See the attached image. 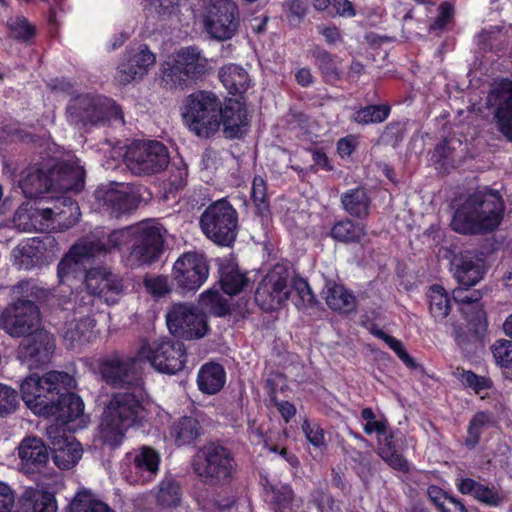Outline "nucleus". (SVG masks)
<instances>
[{"label": "nucleus", "mask_w": 512, "mask_h": 512, "mask_svg": "<svg viewBox=\"0 0 512 512\" xmlns=\"http://www.w3.org/2000/svg\"><path fill=\"white\" fill-rule=\"evenodd\" d=\"M452 298L458 305V310L464 317V320H487L481 296L478 292L468 295L464 294L462 288L454 289Z\"/></svg>", "instance_id": "nucleus-39"}, {"label": "nucleus", "mask_w": 512, "mask_h": 512, "mask_svg": "<svg viewBox=\"0 0 512 512\" xmlns=\"http://www.w3.org/2000/svg\"><path fill=\"white\" fill-rule=\"evenodd\" d=\"M55 351V339L45 329L36 330L31 338L22 340L17 350V357L29 369L41 368L50 363Z\"/></svg>", "instance_id": "nucleus-19"}, {"label": "nucleus", "mask_w": 512, "mask_h": 512, "mask_svg": "<svg viewBox=\"0 0 512 512\" xmlns=\"http://www.w3.org/2000/svg\"><path fill=\"white\" fill-rule=\"evenodd\" d=\"M67 121L74 126H104L124 121L121 107L111 98L90 93L78 94L66 106Z\"/></svg>", "instance_id": "nucleus-6"}, {"label": "nucleus", "mask_w": 512, "mask_h": 512, "mask_svg": "<svg viewBox=\"0 0 512 512\" xmlns=\"http://www.w3.org/2000/svg\"><path fill=\"white\" fill-rule=\"evenodd\" d=\"M181 487L177 480L166 477L158 485L156 502L161 508L177 507L181 502Z\"/></svg>", "instance_id": "nucleus-48"}, {"label": "nucleus", "mask_w": 512, "mask_h": 512, "mask_svg": "<svg viewBox=\"0 0 512 512\" xmlns=\"http://www.w3.org/2000/svg\"><path fill=\"white\" fill-rule=\"evenodd\" d=\"M495 423L491 413L477 412L469 422L465 445L468 448H474L480 441L483 430L493 426Z\"/></svg>", "instance_id": "nucleus-52"}, {"label": "nucleus", "mask_w": 512, "mask_h": 512, "mask_svg": "<svg viewBox=\"0 0 512 512\" xmlns=\"http://www.w3.org/2000/svg\"><path fill=\"white\" fill-rule=\"evenodd\" d=\"M456 487L460 493L470 495L482 503L496 506L501 502V497L493 487H489L472 478H457Z\"/></svg>", "instance_id": "nucleus-37"}, {"label": "nucleus", "mask_w": 512, "mask_h": 512, "mask_svg": "<svg viewBox=\"0 0 512 512\" xmlns=\"http://www.w3.org/2000/svg\"><path fill=\"white\" fill-rule=\"evenodd\" d=\"M61 334L67 348H76L93 341L98 331L95 322H64Z\"/></svg>", "instance_id": "nucleus-34"}, {"label": "nucleus", "mask_w": 512, "mask_h": 512, "mask_svg": "<svg viewBox=\"0 0 512 512\" xmlns=\"http://www.w3.org/2000/svg\"><path fill=\"white\" fill-rule=\"evenodd\" d=\"M46 435L53 450L54 463L60 469L74 467L82 456L81 444L73 437H68L58 424L47 427Z\"/></svg>", "instance_id": "nucleus-21"}, {"label": "nucleus", "mask_w": 512, "mask_h": 512, "mask_svg": "<svg viewBox=\"0 0 512 512\" xmlns=\"http://www.w3.org/2000/svg\"><path fill=\"white\" fill-rule=\"evenodd\" d=\"M344 210L352 217L365 219L369 215L371 198L363 187L347 190L341 195Z\"/></svg>", "instance_id": "nucleus-38"}, {"label": "nucleus", "mask_w": 512, "mask_h": 512, "mask_svg": "<svg viewBox=\"0 0 512 512\" xmlns=\"http://www.w3.org/2000/svg\"><path fill=\"white\" fill-rule=\"evenodd\" d=\"M106 272L107 270L102 267L88 269L82 282V288L85 287L91 295L99 297Z\"/></svg>", "instance_id": "nucleus-64"}, {"label": "nucleus", "mask_w": 512, "mask_h": 512, "mask_svg": "<svg viewBox=\"0 0 512 512\" xmlns=\"http://www.w3.org/2000/svg\"><path fill=\"white\" fill-rule=\"evenodd\" d=\"M391 111L392 107L388 103L365 105L355 110L350 119L362 126L381 124L389 118Z\"/></svg>", "instance_id": "nucleus-41"}, {"label": "nucleus", "mask_w": 512, "mask_h": 512, "mask_svg": "<svg viewBox=\"0 0 512 512\" xmlns=\"http://www.w3.org/2000/svg\"><path fill=\"white\" fill-rule=\"evenodd\" d=\"M224 368L214 362L204 364L197 376L199 389L206 394H215L220 391L225 384Z\"/></svg>", "instance_id": "nucleus-40"}, {"label": "nucleus", "mask_w": 512, "mask_h": 512, "mask_svg": "<svg viewBox=\"0 0 512 512\" xmlns=\"http://www.w3.org/2000/svg\"><path fill=\"white\" fill-rule=\"evenodd\" d=\"M124 159L127 168L137 176L158 174L170 163L167 146L158 140H134L127 147Z\"/></svg>", "instance_id": "nucleus-10"}, {"label": "nucleus", "mask_w": 512, "mask_h": 512, "mask_svg": "<svg viewBox=\"0 0 512 512\" xmlns=\"http://www.w3.org/2000/svg\"><path fill=\"white\" fill-rule=\"evenodd\" d=\"M289 269L282 264H276L261 279L255 291L254 300L265 312L281 309L289 299L292 288L289 285Z\"/></svg>", "instance_id": "nucleus-14"}, {"label": "nucleus", "mask_w": 512, "mask_h": 512, "mask_svg": "<svg viewBox=\"0 0 512 512\" xmlns=\"http://www.w3.org/2000/svg\"><path fill=\"white\" fill-rule=\"evenodd\" d=\"M501 97L495 111L498 130L512 141V81L503 82Z\"/></svg>", "instance_id": "nucleus-35"}, {"label": "nucleus", "mask_w": 512, "mask_h": 512, "mask_svg": "<svg viewBox=\"0 0 512 512\" xmlns=\"http://www.w3.org/2000/svg\"><path fill=\"white\" fill-rule=\"evenodd\" d=\"M310 54L314 66L325 82L333 83L342 79L341 60L337 55L330 53L319 45L314 46L310 50Z\"/></svg>", "instance_id": "nucleus-28"}, {"label": "nucleus", "mask_w": 512, "mask_h": 512, "mask_svg": "<svg viewBox=\"0 0 512 512\" xmlns=\"http://www.w3.org/2000/svg\"><path fill=\"white\" fill-rule=\"evenodd\" d=\"M138 355L147 360L156 371L169 375L182 371L187 361L184 344L170 339L144 343Z\"/></svg>", "instance_id": "nucleus-15"}, {"label": "nucleus", "mask_w": 512, "mask_h": 512, "mask_svg": "<svg viewBox=\"0 0 512 512\" xmlns=\"http://www.w3.org/2000/svg\"><path fill=\"white\" fill-rule=\"evenodd\" d=\"M248 284V278L236 267L220 269V285L225 294L230 296L240 293Z\"/></svg>", "instance_id": "nucleus-51"}, {"label": "nucleus", "mask_w": 512, "mask_h": 512, "mask_svg": "<svg viewBox=\"0 0 512 512\" xmlns=\"http://www.w3.org/2000/svg\"><path fill=\"white\" fill-rule=\"evenodd\" d=\"M478 42L498 57L512 58V25H490L478 34Z\"/></svg>", "instance_id": "nucleus-25"}, {"label": "nucleus", "mask_w": 512, "mask_h": 512, "mask_svg": "<svg viewBox=\"0 0 512 512\" xmlns=\"http://www.w3.org/2000/svg\"><path fill=\"white\" fill-rule=\"evenodd\" d=\"M29 290L30 281L28 280H21L13 286V294L19 297L5 308L0 320H42L38 305L24 297Z\"/></svg>", "instance_id": "nucleus-23"}, {"label": "nucleus", "mask_w": 512, "mask_h": 512, "mask_svg": "<svg viewBox=\"0 0 512 512\" xmlns=\"http://www.w3.org/2000/svg\"><path fill=\"white\" fill-rule=\"evenodd\" d=\"M170 333L183 340H194L204 337L209 327L207 322H166Z\"/></svg>", "instance_id": "nucleus-50"}, {"label": "nucleus", "mask_w": 512, "mask_h": 512, "mask_svg": "<svg viewBox=\"0 0 512 512\" xmlns=\"http://www.w3.org/2000/svg\"><path fill=\"white\" fill-rule=\"evenodd\" d=\"M160 457L156 450L144 446L134 457V468L139 474V481L148 482L158 472Z\"/></svg>", "instance_id": "nucleus-42"}, {"label": "nucleus", "mask_w": 512, "mask_h": 512, "mask_svg": "<svg viewBox=\"0 0 512 512\" xmlns=\"http://www.w3.org/2000/svg\"><path fill=\"white\" fill-rule=\"evenodd\" d=\"M182 116L191 132L210 138L221 126V101L211 91H195L187 96Z\"/></svg>", "instance_id": "nucleus-7"}, {"label": "nucleus", "mask_w": 512, "mask_h": 512, "mask_svg": "<svg viewBox=\"0 0 512 512\" xmlns=\"http://www.w3.org/2000/svg\"><path fill=\"white\" fill-rule=\"evenodd\" d=\"M199 225L207 239L221 247H231L237 238L238 212L225 198L209 204Z\"/></svg>", "instance_id": "nucleus-9"}, {"label": "nucleus", "mask_w": 512, "mask_h": 512, "mask_svg": "<svg viewBox=\"0 0 512 512\" xmlns=\"http://www.w3.org/2000/svg\"><path fill=\"white\" fill-rule=\"evenodd\" d=\"M457 371L460 381L477 394L492 387V381L487 377L479 376L470 370L457 368Z\"/></svg>", "instance_id": "nucleus-62"}, {"label": "nucleus", "mask_w": 512, "mask_h": 512, "mask_svg": "<svg viewBox=\"0 0 512 512\" xmlns=\"http://www.w3.org/2000/svg\"><path fill=\"white\" fill-rule=\"evenodd\" d=\"M365 234V226L349 218L335 222L329 233L335 241L345 244L359 243Z\"/></svg>", "instance_id": "nucleus-43"}, {"label": "nucleus", "mask_w": 512, "mask_h": 512, "mask_svg": "<svg viewBox=\"0 0 512 512\" xmlns=\"http://www.w3.org/2000/svg\"><path fill=\"white\" fill-rule=\"evenodd\" d=\"M201 433L199 422L192 417H182L171 428V436L177 445H186L195 441Z\"/></svg>", "instance_id": "nucleus-47"}, {"label": "nucleus", "mask_w": 512, "mask_h": 512, "mask_svg": "<svg viewBox=\"0 0 512 512\" xmlns=\"http://www.w3.org/2000/svg\"><path fill=\"white\" fill-rule=\"evenodd\" d=\"M379 442V456L393 469L407 472L409 470L408 462L399 452L394 436L386 435L383 442L380 438Z\"/></svg>", "instance_id": "nucleus-44"}, {"label": "nucleus", "mask_w": 512, "mask_h": 512, "mask_svg": "<svg viewBox=\"0 0 512 512\" xmlns=\"http://www.w3.org/2000/svg\"><path fill=\"white\" fill-rule=\"evenodd\" d=\"M84 184L85 171L67 162L48 170L38 165L30 166L22 171L19 179V187L27 199H38L45 193L57 190L80 192Z\"/></svg>", "instance_id": "nucleus-3"}, {"label": "nucleus", "mask_w": 512, "mask_h": 512, "mask_svg": "<svg viewBox=\"0 0 512 512\" xmlns=\"http://www.w3.org/2000/svg\"><path fill=\"white\" fill-rule=\"evenodd\" d=\"M103 281L99 298L107 303H115L123 291L122 280L117 275L107 271Z\"/></svg>", "instance_id": "nucleus-58"}, {"label": "nucleus", "mask_w": 512, "mask_h": 512, "mask_svg": "<svg viewBox=\"0 0 512 512\" xmlns=\"http://www.w3.org/2000/svg\"><path fill=\"white\" fill-rule=\"evenodd\" d=\"M325 301L331 310L343 315L355 312L358 306L354 293L344 285L337 283L327 286Z\"/></svg>", "instance_id": "nucleus-30"}, {"label": "nucleus", "mask_w": 512, "mask_h": 512, "mask_svg": "<svg viewBox=\"0 0 512 512\" xmlns=\"http://www.w3.org/2000/svg\"><path fill=\"white\" fill-rule=\"evenodd\" d=\"M213 70L212 59L193 44L180 47L160 64V86L168 91H185L204 81Z\"/></svg>", "instance_id": "nucleus-2"}, {"label": "nucleus", "mask_w": 512, "mask_h": 512, "mask_svg": "<svg viewBox=\"0 0 512 512\" xmlns=\"http://www.w3.org/2000/svg\"><path fill=\"white\" fill-rule=\"evenodd\" d=\"M42 242L38 238L29 239L18 247L19 263L25 269L39 265L43 258Z\"/></svg>", "instance_id": "nucleus-53"}, {"label": "nucleus", "mask_w": 512, "mask_h": 512, "mask_svg": "<svg viewBox=\"0 0 512 512\" xmlns=\"http://www.w3.org/2000/svg\"><path fill=\"white\" fill-rule=\"evenodd\" d=\"M155 61V54L149 50L146 44L140 45L137 51L128 47L117 67L116 77L119 83L126 85L136 79H141L148 73Z\"/></svg>", "instance_id": "nucleus-22"}, {"label": "nucleus", "mask_w": 512, "mask_h": 512, "mask_svg": "<svg viewBox=\"0 0 512 512\" xmlns=\"http://www.w3.org/2000/svg\"><path fill=\"white\" fill-rule=\"evenodd\" d=\"M251 199L256 209V214L265 216L270 212V200L267 195V183L265 179L256 175L252 181Z\"/></svg>", "instance_id": "nucleus-54"}, {"label": "nucleus", "mask_w": 512, "mask_h": 512, "mask_svg": "<svg viewBox=\"0 0 512 512\" xmlns=\"http://www.w3.org/2000/svg\"><path fill=\"white\" fill-rule=\"evenodd\" d=\"M93 245L86 242L74 244L69 252L60 260L57 266V276L62 285L71 290L82 289V282L88 271L84 260L95 257L92 252Z\"/></svg>", "instance_id": "nucleus-18"}, {"label": "nucleus", "mask_w": 512, "mask_h": 512, "mask_svg": "<svg viewBox=\"0 0 512 512\" xmlns=\"http://www.w3.org/2000/svg\"><path fill=\"white\" fill-rule=\"evenodd\" d=\"M431 161L436 170L440 173H449L454 167L453 149L449 145L447 138L439 141L432 153Z\"/></svg>", "instance_id": "nucleus-55"}, {"label": "nucleus", "mask_w": 512, "mask_h": 512, "mask_svg": "<svg viewBox=\"0 0 512 512\" xmlns=\"http://www.w3.org/2000/svg\"><path fill=\"white\" fill-rule=\"evenodd\" d=\"M504 213L505 203L498 191L491 188L476 190L456 205L450 227L461 235H487L498 229Z\"/></svg>", "instance_id": "nucleus-1"}, {"label": "nucleus", "mask_w": 512, "mask_h": 512, "mask_svg": "<svg viewBox=\"0 0 512 512\" xmlns=\"http://www.w3.org/2000/svg\"><path fill=\"white\" fill-rule=\"evenodd\" d=\"M196 306L198 317H226L230 313V305L227 299H225L216 290L204 291L199 299Z\"/></svg>", "instance_id": "nucleus-33"}, {"label": "nucleus", "mask_w": 512, "mask_h": 512, "mask_svg": "<svg viewBox=\"0 0 512 512\" xmlns=\"http://www.w3.org/2000/svg\"><path fill=\"white\" fill-rule=\"evenodd\" d=\"M487 322H456L453 326L454 339L462 349L483 343L487 336Z\"/></svg>", "instance_id": "nucleus-36"}, {"label": "nucleus", "mask_w": 512, "mask_h": 512, "mask_svg": "<svg viewBox=\"0 0 512 512\" xmlns=\"http://www.w3.org/2000/svg\"><path fill=\"white\" fill-rule=\"evenodd\" d=\"M219 79L229 94L242 96L250 87L248 72L238 64L229 63L219 70Z\"/></svg>", "instance_id": "nucleus-29"}, {"label": "nucleus", "mask_w": 512, "mask_h": 512, "mask_svg": "<svg viewBox=\"0 0 512 512\" xmlns=\"http://www.w3.org/2000/svg\"><path fill=\"white\" fill-rule=\"evenodd\" d=\"M181 0H144V10L159 20H166L180 12Z\"/></svg>", "instance_id": "nucleus-56"}, {"label": "nucleus", "mask_w": 512, "mask_h": 512, "mask_svg": "<svg viewBox=\"0 0 512 512\" xmlns=\"http://www.w3.org/2000/svg\"><path fill=\"white\" fill-rule=\"evenodd\" d=\"M407 120H393L386 124L382 134L385 143L397 147L405 138Z\"/></svg>", "instance_id": "nucleus-60"}, {"label": "nucleus", "mask_w": 512, "mask_h": 512, "mask_svg": "<svg viewBox=\"0 0 512 512\" xmlns=\"http://www.w3.org/2000/svg\"><path fill=\"white\" fill-rule=\"evenodd\" d=\"M450 271L457 283L465 290L480 282L486 273V262L475 250L455 253L450 261Z\"/></svg>", "instance_id": "nucleus-20"}, {"label": "nucleus", "mask_w": 512, "mask_h": 512, "mask_svg": "<svg viewBox=\"0 0 512 512\" xmlns=\"http://www.w3.org/2000/svg\"><path fill=\"white\" fill-rule=\"evenodd\" d=\"M221 125L227 138L235 139L242 135V127L247 125V111L243 103L229 99L221 104Z\"/></svg>", "instance_id": "nucleus-26"}, {"label": "nucleus", "mask_w": 512, "mask_h": 512, "mask_svg": "<svg viewBox=\"0 0 512 512\" xmlns=\"http://www.w3.org/2000/svg\"><path fill=\"white\" fill-rule=\"evenodd\" d=\"M188 166L182 158L171 164L168 183L175 190L183 189L187 184Z\"/></svg>", "instance_id": "nucleus-63"}, {"label": "nucleus", "mask_w": 512, "mask_h": 512, "mask_svg": "<svg viewBox=\"0 0 512 512\" xmlns=\"http://www.w3.org/2000/svg\"><path fill=\"white\" fill-rule=\"evenodd\" d=\"M237 470L233 454L224 446L208 444L194 457L193 471L210 486H224L231 482Z\"/></svg>", "instance_id": "nucleus-8"}, {"label": "nucleus", "mask_w": 512, "mask_h": 512, "mask_svg": "<svg viewBox=\"0 0 512 512\" xmlns=\"http://www.w3.org/2000/svg\"><path fill=\"white\" fill-rule=\"evenodd\" d=\"M12 36L22 42H29L36 34V28L23 17H16L15 20L8 23Z\"/></svg>", "instance_id": "nucleus-61"}, {"label": "nucleus", "mask_w": 512, "mask_h": 512, "mask_svg": "<svg viewBox=\"0 0 512 512\" xmlns=\"http://www.w3.org/2000/svg\"><path fill=\"white\" fill-rule=\"evenodd\" d=\"M68 390L62 391L59 398L54 401L57 411L54 414H46V417L55 416L58 422L66 424L83 416L84 403L82 399Z\"/></svg>", "instance_id": "nucleus-32"}, {"label": "nucleus", "mask_w": 512, "mask_h": 512, "mask_svg": "<svg viewBox=\"0 0 512 512\" xmlns=\"http://www.w3.org/2000/svg\"><path fill=\"white\" fill-rule=\"evenodd\" d=\"M93 198L96 210L114 218L130 214L139 204L138 198L124 189L123 183L116 182L98 186L93 193Z\"/></svg>", "instance_id": "nucleus-17"}, {"label": "nucleus", "mask_w": 512, "mask_h": 512, "mask_svg": "<svg viewBox=\"0 0 512 512\" xmlns=\"http://www.w3.org/2000/svg\"><path fill=\"white\" fill-rule=\"evenodd\" d=\"M144 417V407L133 392H117L105 405L99 424L103 441L118 446L126 432Z\"/></svg>", "instance_id": "nucleus-4"}, {"label": "nucleus", "mask_w": 512, "mask_h": 512, "mask_svg": "<svg viewBox=\"0 0 512 512\" xmlns=\"http://www.w3.org/2000/svg\"><path fill=\"white\" fill-rule=\"evenodd\" d=\"M165 232L162 225L154 222H142L136 225L127 264L135 268L151 265L159 260L164 251Z\"/></svg>", "instance_id": "nucleus-12"}, {"label": "nucleus", "mask_w": 512, "mask_h": 512, "mask_svg": "<svg viewBox=\"0 0 512 512\" xmlns=\"http://www.w3.org/2000/svg\"><path fill=\"white\" fill-rule=\"evenodd\" d=\"M429 311L435 319H444L451 310V298L448 292L441 285H432L427 293Z\"/></svg>", "instance_id": "nucleus-46"}, {"label": "nucleus", "mask_w": 512, "mask_h": 512, "mask_svg": "<svg viewBox=\"0 0 512 512\" xmlns=\"http://www.w3.org/2000/svg\"><path fill=\"white\" fill-rule=\"evenodd\" d=\"M74 384V378L66 372L49 371L42 376L33 373L22 381L20 391L25 404L35 414L45 416L57 411L54 401Z\"/></svg>", "instance_id": "nucleus-5"}, {"label": "nucleus", "mask_w": 512, "mask_h": 512, "mask_svg": "<svg viewBox=\"0 0 512 512\" xmlns=\"http://www.w3.org/2000/svg\"><path fill=\"white\" fill-rule=\"evenodd\" d=\"M135 226H127L111 231L106 240L92 239L85 241L86 244L93 245L92 252L94 256L111 253L114 250H120L133 242Z\"/></svg>", "instance_id": "nucleus-31"}, {"label": "nucleus", "mask_w": 512, "mask_h": 512, "mask_svg": "<svg viewBox=\"0 0 512 512\" xmlns=\"http://www.w3.org/2000/svg\"><path fill=\"white\" fill-rule=\"evenodd\" d=\"M239 8L233 0H211L205 8L203 26L211 39L227 41L238 32Z\"/></svg>", "instance_id": "nucleus-13"}, {"label": "nucleus", "mask_w": 512, "mask_h": 512, "mask_svg": "<svg viewBox=\"0 0 512 512\" xmlns=\"http://www.w3.org/2000/svg\"><path fill=\"white\" fill-rule=\"evenodd\" d=\"M272 503L275 512H294L293 499L294 494L288 485L272 488Z\"/></svg>", "instance_id": "nucleus-59"}, {"label": "nucleus", "mask_w": 512, "mask_h": 512, "mask_svg": "<svg viewBox=\"0 0 512 512\" xmlns=\"http://www.w3.org/2000/svg\"><path fill=\"white\" fill-rule=\"evenodd\" d=\"M137 356H123L117 351L102 357L98 361L99 373L103 381L113 388L137 389L143 385L142 372Z\"/></svg>", "instance_id": "nucleus-11"}, {"label": "nucleus", "mask_w": 512, "mask_h": 512, "mask_svg": "<svg viewBox=\"0 0 512 512\" xmlns=\"http://www.w3.org/2000/svg\"><path fill=\"white\" fill-rule=\"evenodd\" d=\"M68 512H114L104 502L98 500L90 491H79L69 504Z\"/></svg>", "instance_id": "nucleus-49"}, {"label": "nucleus", "mask_w": 512, "mask_h": 512, "mask_svg": "<svg viewBox=\"0 0 512 512\" xmlns=\"http://www.w3.org/2000/svg\"><path fill=\"white\" fill-rule=\"evenodd\" d=\"M22 470L26 474L41 472L49 462V453L43 441L37 437H27L18 448Z\"/></svg>", "instance_id": "nucleus-24"}, {"label": "nucleus", "mask_w": 512, "mask_h": 512, "mask_svg": "<svg viewBox=\"0 0 512 512\" xmlns=\"http://www.w3.org/2000/svg\"><path fill=\"white\" fill-rule=\"evenodd\" d=\"M209 263L204 254L185 252L178 257L172 269V279L181 293L196 292L206 282Z\"/></svg>", "instance_id": "nucleus-16"}, {"label": "nucleus", "mask_w": 512, "mask_h": 512, "mask_svg": "<svg viewBox=\"0 0 512 512\" xmlns=\"http://www.w3.org/2000/svg\"><path fill=\"white\" fill-rule=\"evenodd\" d=\"M363 324L371 334L384 341L408 368L416 369L418 367V364L408 354V352L404 348L403 343L400 340L392 337L391 335L385 333L383 330L379 329L374 322H363Z\"/></svg>", "instance_id": "nucleus-45"}, {"label": "nucleus", "mask_w": 512, "mask_h": 512, "mask_svg": "<svg viewBox=\"0 0 512 512\" xmlns=\"http://www.w3.org/2000/svg\"><path fill=\"white\" fill-rule=\"evenodd\" d=\"M17 507L21 512H56L54 495L42 489L28 487L17 498Z\"/></svg>", "instance_id": "nucleus-27"}, {"label": "nucleus", "mask_w": 512, "mask_h": 512, "mask_svg": "<svg viewBox=\"0 0 512 512\" xmlns=\"http://www.w3.org/2000/svg\"><path fill=\"white\" fill-rule=\"evenodd\" d=\"M0 327L13 338H31L36 330H41L40 322H0Z\"/></svg>", "instance_id": "nucleus-57"}]
</instances>
